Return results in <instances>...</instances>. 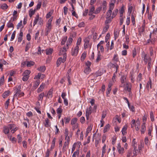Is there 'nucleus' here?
I'll list each match as a JSON object with an SVG mask.
<instances>
[{"label":"nucleus","instance_id":"obj_1","mask_svg":"<svg viewBox=\"0 0 157 157\" xmlns=\"http://www.w3.org/2000/svg\"><path fill=\"white\" fill-rule=\"evenodd\" d=\"M114 4L113 3H111L109 5V9L107 11L106 14V18H109L110 17L112 13V10L114 8Z\"/></svg>","mask_w":157,"mask_h":157},{"label":"nucleus","instance_id":"obj_2","mask_svg":"<svg viewBox=\"0 0 157 157\" xmlns=\"http://www.w3.org/2000/svg\"><path fill=\"white\" fill-rule=\"evenodd\" d=\"M66 58L65 55L63 57V58L62 57L59 58L56 61L57 67H59L61 63L64 62L66 60Z\"/></svg>","mask_w":157,"mask_h":157},{"label":"nucleus","instance_id":"obj_3","mask_svg":"<svg viewBox=\"0 0 157 157\" xmlns=\"http://www.w3.org/2000/svg\"><path fill=\"white\" fill-rule=\"evenodd\" d=\"M16 93L14 94L13 96V98L17 97V96L19 97L23 96L24 95V94L23 92H21V90L18 88H16Z\"/></svg>","mask_w":157,"mask_h":157},{"label":"nucleus","instance_id":"obj_4","mask_svg":"<svg viewBox=\"0 0 157 157\" xmlns=\"http://www.w3.org/2000/svg\"><path fill=\"white\" fill-rule=\"evenodd\" d=\"M6 127L9 131L10 130H11V132L13 133H14L17 130V129L16 128V127L14 124H9Z\"/></svg>","mask_w":157,"mask_h":157},{"label":"nucleus","instance_id":"obj_5","mask_svg":"<svg viewBox=\"0 0 157 157\" xmlns=\"http://www.w3.org/2000/svg\"><path fill=\"white\" fill-rule=\"evenodd\" d=\"M67 46L66 47H64L63 48H61L60 50L59 55H61L63 54V56L65 55V56L67 57V54L66 53V52L67 51Z\"/></svg>","mask_w":157,"mask_h":157},{"label":"nucleus","instance_id":"obj_6","mask_svg":"<svg viewBox=\"0 0 157 157\" xmlns=\"http://www.w3.org/2000/svg\"><path fill=\"white\" fill-rule=\"evenodd\" d=\"M117 148L120 154H122L124 153V149L123 147H121L120 143H119L117 144Z\"/></svg>","mask_w":157,"mask_h":157},{"label":"nucleus","instance_id":"obj_7","mask_svg":"<svg viewBox=\"0 0 157 157\" xmlns=\"http://www.w3.org/2000/svg\"><path fill=\"white\" fill-rule=\"evenodd\" d=\"M52 19L53 17H52L48 20L47 24L46 29H51L52 28Z\"/></svg>","mask_w":157,"mask_h":157},{"label":"nucleus","instance_id":"obj_8","mask_svg":"<svg viewBox=\"0 0 157 157\" xmlns=\"http://www.w3.org/2000/svg\"><path fill=\"white\" fill-rule=\"evenodd\" d=\"M78 50L79 47L78 45H77L73 51L72 52V56H76L78 54Z\"/></svg>","mask_w":157,"mask_h":157},{"label":"nucleus","instance_id":"obj_9","mask_svg":"<svg viewBox=\"0 0 157 157\" xmlns=\"http://www.w3.org/2000/svg\"><path fill=\"white\" fill-rule=\"evenodd\" d=\"M84 42H85L84 44V48L85 49L88 48V45L89 42V39L88 38H86L84 40Z\"/></svg>","mask_w":157,"mask_h":157},{"label":"nucleus","instance_id":"obj_10","mask_svg":"<svg viewBox=\"0 0 157 157\" xmlns=\"http://www.w3.org/2000/svg\"><path fill=\"white\" fill-rule=\"evenodd\" d=\"M53 90L52 89H51L48 92L47 97L48 98H51L52 97V93H53Z\"/></svg>","mask_w":157,"mask_h":157},{"label":"nucleus","instance_id":"obj_11","mask_svg":"<svg viewBox=\"0 0 157 157\" xmlns=\"http://www.w3.org/2000/svg\"><path fill=\"white\" fill-rule=\"evenodd\" d=\"M90 7V9L88 15H92L93 13H94V12L95 11V8L93 6H92Z\"/></svg>","mask_w":157,"mask_h":157},{"label":"nucleus","instance_id":"obj_12","mask_svg":"<svg viewBox=\"0 0 157 157\" xmlns=\"http://www.w3.org/2000/svg\"><path fill=\"white\" fill-rule=\"evenodd\" d=\"M140 144L138 146V152L140 154L142 151V148L144 147V145L142 144V141H140Z\"/></svg>","mask_w":157,"mask_h":157},{"label":"nucleus","instance_id":"obj_13","mask_svg":"<svg viewBox=\"0 0 157 157\" xmlns=\"http://www.w3.org/2000/svg\"><path fill=\"white\" fill-rule=\"evenodd\" d=\"M145 123H143V124L141 126V132L142 133H144L146 131V127L145 125Z\"/></svg>","mask_w":157,"mask_h":157},{"label":"nucleus","instance_id":"obj_14","mask_svg":"<svg viewBox=\"0 0 157 157\" xmlns=\"http://www.w3.org/2000/svg\"><path fill=\"white\" fill-rule=\"evenodd\" d=\"M45 86V84L44 83H42L40 86L39 88L37 90L38 93H40L44 89V87Z\"/></svg>","mask_w":157,"mask_h":157},{"label":"nucleus","instance_id":"obj_15","mask_svg":"<svg viewBox=\"0 0 157 157\" xmlns=\"http://www.w3.org/2000/svg\"><path fill=\"white\" fill-rule=\"evenodd\" d=\"M39 15L38 14H37L35 17V20L33 22V26H35L38 22V21L40 19Z\"/></svg>","mask_w":157,"mask_h":157},{"label":"nucleus","instance_id":"obj_16","mask_svg":"<svg viewBox=\"0 0 157 157\" xmlns=\"http://www.w3.org/2000/svg\"><path fill=\"white\" fill-rule=\"evenodd\" d=\"M23 36V32L21 31L19 35V37L18 38V42H20L22 41V37Z\"/></svg>","mask_w":157,"mask_h":157},{"label":"nucleus","instance_id":"obj_17","mask_svg":"<svg viewBox=\"0 0 157 157\" xmlns=\"http://www.w3.org/2000/svg\"><path fill=\"white\" fill-rule=\"evenodd\" d=\"M91 71V70L90 67H87L85 68L84 72L85 74L87 75L90 73Z\"/></svg>","mask_w":157,"mask_h":157},{"label":"nucleus","instance_id":"obj_18","mask_svg":"<svg viewBox=\"0 0 157 157\" xmlns=\"http://www.w3.org/2000/svg\"><path fill=\"white\" fill-rule=\"evenodd\" d=\"M46 69L45 67L44 66H41L37 68V70L40 71L44 72Z\"/></svg>","mask_w":157,"mask_h":157},{"label":"nucleus","instance_id":"obj_19","mask_svg":"<svg viewBox=\"0 0 157 157\" xmlns=\"http://www.w3.org/2000/svg\"><path fill=\"white\" fill-rule=\"evenodd\" d=\"M72 40L73 39L71 37H70L68 38L67 41V49H68V46L70 45L71 44Z\"/></svg>","mask_w":157,"mask_h":157},{"label":"nucleus","instance_id":"obj_20","mask_svg":"<svg viewBox=\"0 0 157 157\" xmlns=\"http://www.w3.org/2000/svg\"><path fill=\"white\" fill-rule=\"evenodd\" d=\"M10 93V91L9 90L6 91L3 93L2 96V97L5 98L9 95Z\"/></svg>","mask_w":157,"mask_h":157},{"label":"nucleus","instance_id":"obj_21","mask_svg":"<svg viewBox=\"0 0 157 157\" xmlns=\"http://www.w3.org/2000/svg\"><path fill=\"white\" fill-rule=\"evenodd\" d=\"M53 52V49L52 48H49L46 49V53L47 55H50Z\"/></svg>","mask_w":157,"mask_h":157},{"label":"nucleus","instance_id":"obj_22","mask_svg":"<svg viewBox=\"0 0 157 157\" xmlns=\"http://www.w3.org/2000/svg\"><path fill=\"white\" fill-rule=\"evenodd\" d=\"M91 107L90 106L88 109H87L86 111V115H90L91 113Z\"/></svg>","mask_w":157,"mask_h":157},{"label":"nucleus","instance_id":"obj_23","mask_svg":"<svg viewBox=\"0 0 157 157\" xmlns=\"http://www.w3.org/2000/svg\"><path fill=\"white\" fill-rule=\"evenodd\" d=\"M109 25H105L102 31V33H105L108 29L109 27Z\"/></svg>","mask_w":157,"mask_h":157},{"label":"nucleus","instance_id":"obj_24","mask_svg":"<svg viewBox=\"0 0 157 157\" xmlns=\"http://www.w3.org/2000/svg\"><path fill=\"white\" fill-rule=\"evenodd\" d=\"M127 129V126H124L122 128V132L123 135H125L126 133V130Z\"/></svg>","mask_w":157,"mask_h":157},{"label":"nucleus","instance_id":"obj_25","mask_svg":"<svg viewBox=\"0 0 157 157\" xmlns=\"http://www.w3.org/2000/svg\"><path fill=\"white\" fill-rule=\"evenodd\" d=\"M131 86H129L128 85V84H127L125 88V90L126 91H128L130 93H131Z\"/></svg>","mask_w":157,"mask_h":157},{"label":"nucleus","instance_id":"obj_26","mask_svg":"<svg viewBox=\"0 0 157 157\" xmlns=\"http://www.w3.org/2000/svg\"><path fill=\"white\" fill-rule=\"evenodd\" d=\"M35 63L33 61H27V67H30L34 65Z\"/></svg>","mask_w":157,"mask_h":157},{"label":"nucleus","instance_id":"obj_27","mask_svg":"<svg viewBox=\"0 0 157 157\" xmlns=\"http://www.w3.org/2000/svg\"><path fill=\"white\" fill-rule=\"evenodd\" d=\"M149 59H151L150 58L148 57L147 55L145 54L144 60L145 64H146L147 62H148V60Z\"/></svg>","mask_w":157,"mask_h":157},{"label":"nucleus","instance_id":"obj_28","mask_svg":"<svg viewBox=\"0 0 157 157\" xmlns=\"http://www.w3.org/2000/svg\"><path fill=\"white\" fill-rule=\"evenodd\" d=\"M8 6L6 3H4L1 6V8L2 10H5L7 9Z\"/></svg>","mask_w":157,"mask_h":157},{"label":"nucleus","instance_id":"obj_29","mask_svg":"<svg viewBox=\"0 0 157 157\" xmlns=\"http://www.w3.org/2000/svg\"><path fill=\"white\" fill-rule=\"evenodd\" d=\"M45 123L44 124L45 126L46 127H48L50 126V124H49V120L48 119L46 118L45 120Z\"/></svg>","mask_w":157,"mask_h":157},{"label":"nucleus","instance_id":"obj_30","mask_svg":"<svg viewBox=\"0 0 157 157\" xmlns=\"http://www.w3.org/2000/svg\"><path fill=\"white\" fill-rule=\"evenodd\" d=\"M67 36H65L62 39V40L61 42V44L62 45H63L65 44L66 41H67Z\"/></svg>","mask_w":157,"mask_h":157},{"label":"nucleus","instance_id":"obj_31","mask_svg":"<svg viewBox=\"0 0 157 157\" xmlns=\"http://www.w3.org/2000/svg\"><path fill=\"white\" fill-rule=\"evenodd\" d=\"M118 11V10L117 9L113 12L112 16V19L113 18L116 16L117 14Z\"/></svg>","mask_w":157,"mask_h":157},{"label":"nucleus","instance_id":"obj_32","mask_svg":"<svg viewBox=\"0 0 157 157\" xmlns=\"http://www.w3.org/2000/svg\"><path fill=\"white\" fill-rule=\"evenodd\" d=\"M44 96V93H42L40 94L38 98V100L42 101L43 100V98Z\"/></svg>","mask_w":157,"mask_h":157},{"label":"nucleus","instance_id":"obj_33","mask_svg":"<svg viewBox=\"0 0 157 157\" xmlns=\"http://www.w3.org/2000/svg\"><path fill=\"white\" fill-rule=\"evenodd\" d=\"M110 126V125L109 124H107L105 126L103 130L104 133H105L109 129Z\"/></svg>","mask_w":157,"mask_h":157},{"label":"nucleus","instance_id":"obj_34","mask_svg":"<svg viewBox=\"0 0 157 157\" xmlns=\"http://www.w3.org/2000/svg\"><path fill=\"white\" fill-rule=\"evenodd\" d=\"M40 83L39 80H36L34 83V84L33 86V87L35 88H36L38 85H39Z\"/></svg>","mask_w":157,"mask_h":157},{"label":"nucleus","instance_id":"obj_35","mask_svg":"<svg viewBox=\"0 0 157 157\" xmlns=\"http://www.w3.org/2000/svg\"><path fill=\"white\" fill-rule=\"evenodd\" d=\"M92 129V128L91 126H89L86 129V136H87L88 135V133L91 131Z\"/></svg>","mask_w":157,"mask_h":157},{"label":"nucleus","instance_id":"obj_36","mask_svg":"<svg viewBox=\"0 0 157 157\" xmlns=\"http://www.w3.org/2000/svg\"><path fill=\"white\" fill-rule=\"evenodd\" d=\"M102 7L100 6L97 8L95 11L94 12V13L95 14H97L99 13L101 10Z\"/></svg>","mask_w":157,"mask_h":157},{"label":"nucleus","instance_id":"obj_37","mask_svg":"<svg viewBox=\"0 0 157 157\" xmlns=\"http://www.w3.org/2000/svg\"><path fill=\"white\" fill-rule=\"evenodd\" d=\"M77 119V118H73L71 121V124L72 125H75V124L76 123Z\"/></svg>","mask_w":157,"mask_h":157},{"label":"nucleus","instance_id":"obj_38","mask_svg":"<svg viewBox=\"0 0 157 157\" xmlns=\"http://www.w3.org/2000/svg\"><path fill=\"white\" fill-rule=\"evenodd\" d=\"M7 27L8 28H12L13 29L14 28L13 24L10 21L7 23Z\"/></svg>","mask_w":157,"mask_h":157},{"label":"nucleus","instance_id":"obj_39","mask_svg":"<svg viewBox=\"0 0 157 157\" xmlns=\"http://www.w3.org/2000/svg\"><path fill=\"white\" fill-rule=\"evenodd\" d=\"M3 132L5 134H7L9 133V131L6 126L4 127Z\"/></svg>","mask_w":157,"mask_h":157},{"label":"nucleus","instance_id":"obj_40","mask_svg":"<svg viewBox=\"0 0 157 157\" xmlns=\"http://www.w3.org/2000/svg\"><path fill=\"white\" fill-rule=\"evenodd\" d=\"M150 117L151 119V120L152 121H154V114L152 111H151L150 112Z\"/></svg>","mask_w":157,"mask_h":157},{"label":"nucleus","instance_id":"obj_41","mask_svg":"<svg viewBox=\"0 0 157 157\" xmlns=\"http://www.w3.org/2000/svg\"><path fill=\"white\" fill-rule=\"evenodd\" d=\"M126 79V76L124 75L122 76L121 79V82L122 83H124Z\"/></svg>","mask_w":157,"mask_h":157},{"label":"nucleus","instance_id":"obj_42","mask_svg":"<svg viewBox=\"0 0 157 157\" xmlns=\"http://www.w3.org/2000/svg\"><path fill=\"white\" fill-rule=\"evenodd\" d=\"M31 72L30 71L27 70H26L23 73V75H25L29 76V75L30 74Z\"/></svg>","mask_w":157,"mask_h":157},{"label":"nucleus","instance_id":"obj_43","mask_svg":"<svg viewBox=\"0 0 157 157\" xmlns=\"http://www.w3.org/2000/svg\"><path fill=\"white\" fill-rule=\"evenodd\" d=\"M30 47V42H29L27 43L26 45V46L25 49V51L27 52L29 49Z\"/></svg>","mask_w":157,"mask_h":157},{"label":"nucleus","instance_id":"obj_44","mask_svg":"<svg viewBox=\"0 0 157 157\" xmlns=\"http://www.w3.org/2000/svg\"><path fill=\"white\" fill-rule=\"evenodd\" d=\"M10 103V99H9L6 101L5 104V108L6 109H7L8 108V106Z\"/></svg>","mask_w":157,"mask_h":157},{"label":"nucleus","instance_id":"obj_45","mask_svg":"<svg viewBox=\"0 0 157 157\" xmlns=\"http://www.w3.org/2000/svg\"><path fill=\"white\" fill-rule=\"evenodd\" d=\"M41 6V3L40 2H38V3L36 6V10H39Z\"/></svg>","mask_w":157,"mask_h":157},{"label":"nucleus","instance_id":"obj_46","mask_svg":"<svg viewBox=\"0 0 157 157\" xmlns=\"http://www.w3.org/2000/svg\"><path fill=\"white\" fill-rule=\"evenodd\" d=\"M23 78H22V80L24 81H26L28 80L29 78V76H27L25 75H23Z\"/></svg>","mask_w":157,"mask_h":157},{"label":"nucleus","instance_id":"obj_47","mask_svg":"<svg viewBox=\"0 0 157 157\" xmlns=\"http://www.w3.org/2000/svg\"><path fill=\"white\" fill-rule=\"evenodd\" d=\"M4 76H2L0 79V85H2L4 81Z\"/></svg>","mask_w":157,"mask_h":157},{"label":"nucleus","instance_id":"obj_48","mask_svg":"<svg viewBox=\"0 0 157 157\" xmlns=\"http://www.w3.org/2000/svg\"><path fill=\"white\" fill-rule=\"evenodd\" d=\"M64 134L65 136V139H66L68 135V131L67 128L65 129Z\"/></svg>","mask_w":157,"mask_h":157},{"label":"nucleus","instance_id":"obj_49","mask_svg":"<svg viewBox=\"0 0 157 157\" xmlns=\"http://www.w3.org/2000/svg\"><path fill=\"white\" fill-rule=\"evenodd\" d=\"M119 35V33L117 31H114V36L115 39L118 37Z\"/></svg>","mask_w":157,"mask_h":157},{"label":"nucleus","instance_id":"obj_50","mask_svg":"<svg viewBox=\"0 0 157 157\" xmlns=\"http://www.w3.org/2000/svg\"><path fill=\"white\" fill-rule=\"evenodd\" d=\"M63 12L65 15L67 14L68 12V8L66 6H64L63 8Z\"/></svg>","mask_w":157,"mask_h":157},{"label":"nucleus","instance_id":"obj_51","mask_svg":"<svg viewBox=\"0 0 157 157\" xmlns=\"http://www.w3.org/2000/svg\"><path fill=\"white\" fill-rule=\"evenodd\" d=\"M133 57L134 58L136 55V48H134L132 51Z\"/></svg>","mask_w":157,"mask_h":157},{"label":"nucleus","instance_id":"obj_52","mask_svg":"<svg viewBox=\"0 0 157 157\" xmlns=\"http://www.w3.org/2000/svg\"><path fill=\"white\" fill-rule=\"evenodd\" d=\"M145 20H144V23L142 25V27L141 28V30L142 32H143L145 30Z\"/></svg>","mask_w":157,"mask_h":157},{"label":"nucleus","instance_id":"obj_53","mask_svg":"<svg viewBox=\"0 0 157 157\" xmlns=\"http://www.w3.org/2000/svg\"><path fill=\"white\" fill-rule=\"evenodd\" d=\"M38 23L40 25H42L43 24V21L42 20V19L41 18H40L38 22Z\"/></svg>","mask_w":157,"mask_h":157},{"label":"nucleus","instance_id":"obj_54","mask_svg":"<svg viewBox=\"0 0 157 157\" xmlns=\"http://www.w3.org/2000/svg\"><path fill=\"white\" fill-rule=\"evenodd\" d=\"M101 72L99 71L97 72L94 74V75H95L96 77L99 76H101Z\"/></svg>","mask_w":157,"mask_h":157},{"label":"nucleus","instance_id":"obj_55","mask_svg":"<svg viewBox=\"0 0 157 157\" xmlns=\"http://www.w3.org/2000/svg\"><path fill=\"white\" fill-rule=\"evenodd\" d=\"M112 21L110 18H109L106 20L105 22V25H108V24L110 23Z\"/></svg>","mask_w":157,"mask_h":157},{"label":"nucleus","instance_id":"obj_56","mask_svg":"<svg viewBox=\"0 0 157 157\" xmlns=\"http://www.w3.org/2000/svg\"><path fill=\"white\" fill-rule=\"evenodd\" d=\"M151 59H149V60H148V70L150 69L151 67Z\"/></svg>","mask_w":157,"mask_h":157},{"label":"nucleus","instance_id":"obj_57","mask_svg":"<svg viewBox=\"0 0 157 157\" xmlns=\"http://www.w3.org/2000/svg\"><path fill=\"white\" fill-rule=\"evenodd\" d=\"M81 42V38L79 37L77 40V44L78 46V45H80Z\"/></svg>","mask_w":157,"mask_h":157},{"label":"nucleus","instance_id":"obj_58","mask_svg":"<svg viewBox=\"0 0 157 157\" xmlns=\"http://www.w3.org/2000/svg\"><path fill=\"white\" fill-rule=\"evenodd\" d=\"M136 121L135 120H132L131 122V128H133L134 127V124L135 123Z\"/></svg>","mask_w":157,"mask_h":157},{"label":"nucleus","instance_id":"obj_59","mask_svg":"<svg viewBox=\"0 0 157 157\" xmlns=\"http://www.w3.org/2000/svg\"><path fill=\"white\" fill-rule=\"evenodd\" d=\"M131 20L132 21L133 24L134 25L135 23V18L134 16L133 15H132Z\"/></svg>","mask_w":157,"mask_h":157},{"label":"nucleus","instance_id":"obj_60","mask_svg":"<svg viewBox=\"0 0 157 157\" xmlns=\"http://www.w3.org/2000/svg\"><path fill=\"white\" fill-rule=\"evenodd\" d=\"M86 52L83 53L81 57V58L82 59H83V60L85 58L86 56Z\"/></svg>","mask_w":157,"mask_h":157},{"label":"nucleus","instance_id":"obj_61","mask_svg":"<svg viewBox=\"0 0 157 157\" xmlns=\"http://www.w3.org/2000/svg\"><path fill=\"white\" fill-rule=\"evenodd\" d=\"M129 109L132 112H134L135 111L134 107L133 105H131L129 104V105H128Z\"/></svg>","mask_w":157,"mask_h":157},{"label":"nucleus","instance_id":"obj_62","mask_svg":"<svg viewBox=\"0 0 157 157\" xmlns=\"http://www.w3.org/2000/svg\"><path fill=\"white\" fill-rule=\"evenodd\" d=\"M41 73H38V75L34 77V79H40V78L41 77Z\"/></svg>","mask_w":157,"mask_h":157},{"label":"nucleus","instance_id":"obj_63","mask_svg":"<svg viewBox=\"0 0 157 157\" xmlns=\"http://www.w3.org/2000/svg\"><path fill=\"white\" fill-rule=\"evenodd\" d=\"M106 116V113L105 112H103L102 114L101 120L104 119Z\"/></svg>","mask_w":157,"mask_h":157},{"label":"nucleus","instance_id":"obj_64","mask_svg":"<svg viewBox=\"0 0 157 157\" xmlns=\"http://www.w3.org/2000/svg\"><path fill=\"white\" fill-rule=\"evenodd\" d=\"M113 60L115 61H117L118 60V59L117 57V55H115L113 59Z\"/></svg>","mask_w":157,"mask_h":157}]
</instances>
